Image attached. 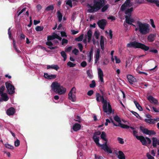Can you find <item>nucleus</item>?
Masks as SVG:
<instances>
[{
	"label": "nucleus",
	"mask_w": 159,
	"mask_h": 159,
	"mask_svg": "<svg viewBox=\"0 0 159 159\" xmlns=\"http://www.w3.org/2000/svg\"><path fill=\"white\" fill-rule=\"evenodd\" d=\"M60 53L61 56L64 58V61H65L67 58V55L65 52L62 51Z\"/></svg>",
	"instance_id": "obj_36"
},
{
	"label": "nucleus",
	"mask_w": 159,
	"mask_h": 159,
	"mask_svg": "<svg viewBox=\"0 0 159 159\" xmlns=\"http://www.w3.org/2000/svg\"><path fill=\"white\" fill-rule=\"evenodd\" d=\"M72 48V47L71 46H70L68 48H65V52H69L71 51Z\"/></svg>",
	"instance_id": "obj_54"
},
{
	"label": "nucleus",
	"mask_w": 159,
	"mask_h": 159,
	"mask_svg": "<svg viewBox=\"0 0 159 159\" xmlns=\"http://www.w3.org/2000/svg\"><path fill=\"white\" fill-rule=\"evenodd\" d=\"M134 102L136 107L140 111H142L143 110L142 107H141L139 103L135 101H134Z\"/></svg>",
	"instance_id": "obj_33"
},
{
	"label": "nucleus",
	"mask_w": 159,
	"mask_h": 159,
	"mask_svg": "<svg viewBox=\"0 0 159 159\" xmlns=\"http://www.w3.org/2000/svg\"><path fill=\"white\" fill-rule=\"evenodd\" d=\"M51 87L52 89L55 92L61 95L65 93L66 92V89L61 86L60 84L57 81L52 83Z\"/></svg>",
	"instance_id": "obj_3"
},
{
	"label": "nucleus",
	"mask_w": 159,
	"mask_h": 159,
	"mask_svg": "<svg viewBox=\"0 0 159 159\" xmlns=\"http://www.w3.org/2000/svg\"><path fill=\"white\" fill-rule=\"evenodd\" d=\"M81 127V125L80 124L76 123L73 125L72 129L75 131H77L80 129Z\"/></svg>",
	"instance_id": "obj_22"
},
{
	"label": "nucleus",
	"mask_w": 159,
	"mask_h": 159,
	"mask_svg": "<svg viewBox=\"0 0 159 159\" xmlns=\"http://www.w3.org/2000/svg\"><path fill=\"white\" fill-rule=\"evenodd\" d=\"M105 0H94L93 6L89 5L90 8L87 11L89 13H93L98 11L101 9L102 12H105L108 8L109 5L108 4L105 5Z\"/></svg>",
	"instance_id": "obj_1"
},
{
	"label": "nucleus",
	"mask_w": 159,
	"mask_h": 159,
	"mask_svg": "<svg viewBox=\"0 0 159 159\" xmlns=\"http://www.w3.org/2000/svg\"><path fill=\"white\" fill-rule=\"evenodd\" d=\"M131 112L137 118H139L140 117L139 114L136 112L132 111Z\"/></svg>",
	"instance_id": "obj_59"
},
{
	"label": "nucleus",
	"mask_w": 159,
	"mask_h": 159,
	"mask_svg": "<svg viewBox=\"0 0 159 159\" xmlns=\"http://www.w3.org/2000/svg\"><path fill=\"white\" fill-rule=\"evenodd\" d=\"M5 84L6 87L9 91V94H13L15 93L14 86L8 82H6Z\"/></svg>",
	"instance_id": "obj_8"
},
{
	"label": "nucleus",
	"mask_w": 159,
	"mask_h": 159,
	"mask_svg": "<svg viewBox=\"0 0 159 159\" xmlns=\"http://www.w3.org/2000/svg\"><path fill=\"white\" fill-rule=\"evenodd\" d=\"M43 26H37L35 28V30L37 31H40L43 30Z\"/></svg>",
	"instance_id": "obj_41"
},
{
	"label": "nucleus",
	"mask_w": 159,
	"mask_h": 159,
	"mask_svg": "<svg viewBox=\"0 0 159 159\" xmlns=\"http://www.w3.org/2000/svg\"><path fill=\"white\" fill-rule=\"evenodd\" d=\"M136 139L140 141L142 144L143 145H147V142L146 138L143 136H136Z\"/></svg>",
	"instance_id": "obj_12"
},
{
	"label": "nucleus",
	"mask_w": 159,
	"mask_h": 159,
	"mask_svg": "<svg viewBox=\"0 0 159 159\" xmlns=\"http://www.w3.org/2000/svg\"><path fill=\"white\" fill-rule=\"evenodd\" d=\"M146 156L148 159H154L153 156H152L149 153H147Z\"/></svg>",
	"instance_id": "obj_53"
},
{
	"label": "nucleus",
	"mask_w": 159,
	"mask_h": 159,
	"mask_svg": "<svg viewBox=\"0 0 159 159\" xmlns=\"http://www.w3.org/2000/svg\"><path fill=\"white\" fill-rule=\"evenodd\" d=\"M66 4L71 7H72V1L71 0H67L66 2Z\"/></svg>",
	"instance_id": "obj_47"
},
{
	"label": "nucleus",
	"mask_w": 159,
	"mask_h": 159,
	"mask_svg": "<svg viewBox=\"0 0 159 159\" xmlns=\"http://www.w3.org/2000/svg\"><path fill=\"white\" fill-rule=\"evenodd\" d=\"M130 2L129 0H126L125 2L121 5L120 10L122 11H124L126 9L127 7H129L132 5H130Z\"/></svg>",
	"instance_id": "obj_11"
},
{
	"label": "nucleus",
	"mask_w": 159,
	"mask_h": 159,
	"mask_svg": "<svg viewBox=\"0 0 159 159\" xmlns=\"http://www.w3.org/2000/svg\"><path fill=\"white\" fill-rule=\"evenodd\" d=\"M57 13L58 21L59 22H60L61 21L62 19V14L59 11H57Z\"/></svg>",
	"instance_id": "obj_32"
},
{
	"label": "nucleus",
	"mask_w": 159,
	"mask_h": 159,
	"mask_svg": "<svg viewBox=\"0 0 159 159\" xmlns=\"http://www.w3.org/2000/svg\"><path fill=\"white\" fill-rule=\"evenodd\" d=\"M76 118L77 120H75V121H77L79 123H80L81 122V118L79 116H77Z\"/></svg>",
	"instance_id": "obj_64"
},
{
	"label": "nucleus",
	"mask_w": 159,
	"mask_h": 159,
	"mask_svg": "<svg viewBox=\"0 0 159 159\" xmlns=\"http://www.w3.org/2000/svg\"><path fill=\"white\" fill-rule=\"evenodd\" d=\"M108 109H107L108 112L107 113V114H111L112 112V108L111 107V106L109 103H108Z\"/></svg>",
	"instance_id": "obj_40"
},
{
	"label": "nucleus",
	"mask_w": 159,
	"mask_h": 159,
	"mask_svg": "<svg viewBox=\"0 0 159 159\" xmlns=\"http://www.w3.org/2000/svg\"><path fill=\"white\" fill-rule=\"evenodd\" d=\"M133 11V8L132 7L129 8H128L125 10V13L127 15L125 16H131L132 15V12Z\"/></svg>",
	"instance_id": "obj_21"
},
{
	"label": "nucleus",
	"mask_w": 159,
	"mask_h": 159,
	"mask_svg": "<svg viewBox=\"0 0 159 159\" xmlns=\"http://www.w3.org/2000/svg\"><path fill=\"white\" fill-rule=\"evenodd\" d=\"M125 21L128 24H132V23L135 21L134 19L132 18L131 16H125Z\"/></svg>",
	"instance_id": "obj_14"
},
{
	"label": "nucleus",
	"mask_w": 159,
	"mask_h": 159,
	"mask_svg": "<svg viewBox=\"0 0 159 159\" xmlns=\"http://www.w3.org/2000/svg\"><path fill=\"white\" fill-rule=\"evenodd\" d=\"M137 24L139 27V31L140 34L145 35L149 32V25L148 24L142 23L139 21H137Z\"/></svg>",
	"instance_id": "obj_4"
},
{
	"label": "nucleus",
	"mask_w": 159,
	"mask_h": 159,
	"mask_svg": "<svg viewBox=\"0 0 159 159\" xmlns=\"http://www.w3.org/2000/svg\"><path fill=\"white\" fill-rule=\"evenodd\" d=\"M2 100L4 101H7L8 100V98L7 93H5L0 94Z\"/></svg>",
	"instance_id": "obj_26"
},
{
	"label": "nucleus",
	"mask_w": 159,
	"mask_h": 159,
	"mask_svg": "<svg viewBox=\"0 0 159 159\" xmlns=\"http://www.w3.org/2000/svg\"><path fill=\"white\" fill-rule=\"evenodd\" d=\"M5 146L6 148L9 149H14V147L13 146L10 145L8 143L5 144Z\"/></svg>",
	"instance_id": "obj_46"
},
{
	"label": "nucleus",
	"mask_w": 159,
	"mask_h": 159,
	"mask_svg": "<svg viewBox=\"0 0 159 159\" xmlns=\"http://www.w3.org/2000/svg\"><path fill=\"white\" fill-rule=\"evenodd\" d=\"M54 7L52 5H49L45 9V10L48 11H52L54 9Z\"/></svg>",
	"instance_id": "obj_38"
},
{
	"label": "nucleus",
	"mask_w": 159,
	"mask_h": 159,
	"mask_svg": "<svg viewBox=\"0 0 159 159\" xmlns=\"http://www.w3.org/2000/svg\"><path fill=\"white\" fill-rule=\"evenodd\" d=\"M139 128L140 130L143 134H148L149 130H148L147 129L144 128V127L142 126H140Z\"/></svg>",
	"instance_id": "obj_30"
},
{
	"label": "nucleus",
	"mask_w": 159,
	"mask_h": 159,
	"mask_svg": "<svg viewBox=\"0 0 159 159\" xmlns=\"http://www.w3.org/2000/svg\"><path fill=\"white\" fill-rule=\"evenodd\" d=\"M93 48L92 47L90 49V50L89 52V55H88V57L89 58L88 61L89 62H90L91 61L92 58H93Z\"/></svg>",
	"instance_id": "obj_23"
},
{
	"label": "nucleus",
	"mask_w": 159,
	"mask_h": 159,
	"mask_svg": "<svg viewBox=\"0 0 159 159\" xmlns=\"http://www.w3.org/2000/svg\"><path fill=\"white\" fill-rule=\"evenodd\" d=\"M5 89L4 86L2 85L0 87V94L3 93V91Z\"/></svg>",
	"instance_id": "obj_49"
},
{
	"label": "nucleus",
	"mask_w": 159,
	"mask_h": 159,
	"mask_svg": "<svg viewBox=\"0 0 159 159\" xmlns=\"http://www.w3.org/2000/svg\"><path fill=\"white\" fill-rule=\"evenodd\" d=\"M127 78L130 84H133V82L136 81V79L131 75H127Z\"/></svg>",
	"instance_id": "obj_17"
},
{
	"label": "nucleus",
	"mask_w": 159,
	"mask_h": 159,
	"mask_svg": "<svg viewBox=\"0 0 159 159\" xmlns=\"http://www.w3.org/2000/svg\"><path fill=\"white\" fill-rule=\"evenodd\" d=\"M106 134L105 133L104 131H102L101 135V138L102 139L107 142V139L106 138Z\"/></svg>",
	"instance_id": "obj_37"
},
{
	"label": "nucleus",
	"mask_w": 159,
	"mask_h": 159,
	"mask_svg": "<svg viewBox=\"0 0 159 159\" xmlns=\"http://www.w3.org/2000/svg\"><path fill=\"white\" fill-rule=\"evenodd\" d=\"M144 0H136L135 2L137 4H141L143 3Z\"/></svg>",
	"instance_id": "obj_61"
},
{
	"label": "nucleus",
	"mask_w": 159,
	"mask_h": 159,
	"mask_svg": "<svg viewBox=\"0 0 159 159\" xmlns=\"http://www.w3.org/2000/svg\"><path fill=\"white\" fill-rule=\"evenodd\" d=\"M150 21L151 22V24L153 28H155L156 27V26L154 24V22L153 21V20L152 19H150Z\"/></svg>",
	"instance_id": "obj_63"
},
{
	"label": "nucleus",
	"mask_w": 159,
	"mask_h": 159,
	"mask_svg": "<svg viewBox=\"0 0 159 159\" xmlns=\"http://www.w3.org/2000/svg\"><path fill=\"white\" fill-rule=\"evenodd\" d=\"M118 152L119 155L118 156V157L119 159H125V155L122 151H119Z\"/></svg>",
	"instance_id": "obj_28"
},
{
	"label": "nucleus",
	"mask_w": 159,
	"mask_h": 159,
	"mask_svg": "<svg viewBox=\"0 0 159 159\" xmlns=\"http://www.w3.org/2000/svg\"><path fill=\"white\" fill-rule=\"evenodd\" d=\"M98 77L99 79L101 82L102 83H104V80L103 78V74L102 70L100 68L98 69Z\"/></svg>",
	"instance_id": "obj_13"
},
{
	"label": "nucleus",
	"mask_w": 159,
	"mask_h": 159,
	"mask_svg": "<svg viewBox=\"0 0 159 159\" xmlns=\"http://www.w3.org/2000/svg\"><path fill=\"white\" fill-rule=\"evenodd\" d=\"M83 34H81L80 36L76 38L75 40L77 41H82L83 39Z\"/></svg>",
	"instance_id": "obj_43"
},
{
	"label": "nucleus",
	"mask_w": 159,
	"mask_h": 159,
	"mask_svg": "<svg viewBox=\"0 0 159 159\" xmlns=\"http://www.w3.org/2000/svg\"><path fill=\"white\" fill-rule=\"evenodd\" d=\"M156 34H150L147 37L148 41L150 42H153L155 39V37H156Z\"/></svg>",
	"instance_id": "obj_19"
},
{
	"label": "nucleus",
	"mask_w": 159,
	"mask_h": 159,
	"mask_svg": "<svg viewBox=\"0 0 159 159\" xmlns=\"http://www.w3.org/2000/svg\"><path fill=\"white\" fill-rule=\"evenodd\" d=\"M80 52H81L83 49V46L82 44L81 43H79L78 44Z\"/></svg>",
	"instance_id": "obj_60"
},
{
	"label": "nucleus",
	"mask_w": 159,
	"mask_h": 159,
	"mask_svg": "<svg viewBox=\"0 0 159 159\" xmlns=\"http://www.w3.org/2000/svg\"><path fill=\"white\" fill-rule=\"evenodd\" d=\"M86 73L90 79H92L93 77V75H92V71L90 70H88L86 71Z\"/></svg>",
	"instance_id": "obj_34"
},
{
	"label": "nucleus",
	"mask_w": 159,
	"mask_h": 159,
	"mask_svg": "<svg viewBox=\"0 0 159 159\" xmlns=\"http://www.w3.org/2000/svg\"><path fill=\"white\" fill-rule=\"evenodd\" d=\"M99 146H101L102 148L108 154H111L112 153V151L107 145V142H106L104 144L101 145Z\"/></svg>",
	"instance_id": "obj_9"
},
{
	"label": "nucleus",
	"mask_w": 159,
	"mask_h": 159,
	"mask_svg": "<svg viewBox=\"0 0 159 159\" xmlns=\"http://www.w3.org/2000/svg\"><path fill=\"white\" fill-rule=\"evenodd\" d=\"M117 140L121 144H123L124 143V141L123 139L120 137H118Z\"/></svg>",
	"instance_id": "obj_48"
},
{
	"label": "nucleus",
	"mask_w": 159,
	"mask_h": 159,
	"mask_svg": "<svg viewBox=\"0 0 159 159\" xmlns=\"http://www.w3.org/2000/svg\"><path fill=\"white\" fill-rule=\"evenodd\" d=\"M20 144V141L18 139H17L14 142L15 146L16 147H18Z\"/></svg>",
	"instance_id": "obj_50"
},
{
	"label": "nucleus",
	"mask_w": 159,
	"mask_h": 159,
	"mask_svg": "<svg viewBox=\"0 0 159 159\" xmlns=\"http://www.w3.org/2000/svg\"><path fill=\"white\" fill-rule=\"evenodd\" d=\"M67 65L70 67H72L75 66L76 64H75L73 63L70 61H69L67 63Z\"/></svg>",
	"instance_id": "obj_42"
},
{
	"label": "nucleus",
	"mask_w": 159,
	"mask_h": 159,
	"mask_svg": "<svg viewBox=\"0 0 159 159\" xmlns=\"http://www.w3.org/2000/svg\"><path fill=\"white\" fill-rule=\"evenodd\" d=\"M55 39V34L52 35H49L47 37V40L48 41H50Z\"/></svg>",
	"instance_id": "obj_44"
},
{
	"label": "nucleus",
	"mask_w": 159,
	"mask_h": 159,
	"mask_svg": "<svg viewBox=\"0 0 159 159\" xmlns=\"http://www.w3.org/2000/svg\"><path fill=\"white\" fill-rule=\"evenodd\" d=\"M118 126L122 128L123 129H127L129 128V125L124 124L121 123L120 124H118Z\"/></svg>",
	"instance_id": "obj_35"
},
{
	"label": "nucleus",
	"mask_w": 159,
	"mask_h": 159,
	"mask_svg": "<svg viewBox=\"0 0 159 159\" xmlns=\"http://www.w3.org/2000/svg\"><path fill=\"white\" fill-rule=\"evenodd\" d=\"M92 31L91 30H89L88 31L87 33V36L88 39V42H90L92 36Z\"/></svg>",
	"instance_id": "obj_25"
},
{
	"label": "nucleus",
	"mask_w": 159,
	"mask_h": 159,
	"mask_svg": "<svg viewBox=\"0 0 159 159\" xmlns=\"http://www.w3.org/2000/svg\"><path fill=\"white\" fill-rule=\"evenodd\" d=\"M106 20L104 19H102L99 20L97 23L99 27L102 30H104L107 24Z\"/></svg>",
	"instance_id": "obj_10"
},
{
	"label": "nucleus",
	"mask_w": 159,
	"mask_h": 159,
	"mask_svg": "<svg viewBox=\"0 0 159 159\" xmlns=\"http://www.w3.org/2000/svg\"><path fill=\"white\" fill-rule=\"evenodd\" d=\"M76 91V88L75 87H73L71 89L68 94V98L69 100H71L72 102H75L76 100V98L75 95L73 93H75Z\"/></svg>",
	"instance_id": "obj_6"
},
{
	"label": "nucleus",
	"mask_w": 159,
	"mask_h": 159,
	"mask_svg": "<svg viewBox=\"0 0 159 159\" xmlns=\"http://www.w3.org/2000/svg\"><path fill=\"white\" fill-rule=\"evenodd\" d=\"M52 69L57 70L59 69V67L57 65H48L47 66V69Z\"/></svg>",
	"instance_id": "obj_24"
},
{
	"label": "nucleus",
	"mask_w": 159,
	"mask_h": 159,
	"mask_svg": "<svg viewBox=\"0 0 159 159\" xmlns=\"http://www.w3.org/2000/svg\"><path fill=\"white\" fill-rule=\"evenodd\" d=\"M148 133H149L148 135H154L156 134V132L154 130H149Z\"/></svg>",
	"instance_id": "obj_51"
},
{
	"label": "nucleus",
	"mask_w": 159,
	"mask_h": 159,
	"mask_svg": "<svg viewBox=\"0 0 159 159\" xmlns=\"http://www.w3.org/2000/svg\"><path fill=\"white\" fill-rule=\"evenodd\" d=\"M72 53H74L75 55H78V53L79 52V50L78 49L76 48H75L72 52Z\"/></svg>",
	"instance_id": "obj_55"
},
{
	"label": "nucleus",
	"mask_w": 159,
	"mask_h": 159,
	"mask_svg": "<svg viewBox=\"0 0 159 159\" xmlns=\"http://www.w3.org/2000/svg\"><path fill=\"white\" fill-rule=\"evenodd\" d=\"M44 77L48 80L54 79L56 78V75H49L47 73H44Z\"/></svg>",
	"instance_id": "obj_16"
},
{
	"label": "nucleus",
	"mask_w": 159,
	"mask_h": 159,
	"mask_svg": "<svg viewBox=\"0 0 159 159\" xmlns=\"http://www.w3.org/2000/svg\"><path fill=\"white\" fill-rule=\"evenodd\" d=\"M94 36L97 39H98L99 38V33L97 31H95L94 34Z\"/></svg>",
	"instance_id": "obj_52"
},
{
	"label": "nucleus",
	"mask_w": 159,
	"mask_h": 159,
	"mask_svg": "<svg viewBox=\"0 0 159 159\" xmlns=\"http://www.w3.org/2000/svg\"><path fill=\"white\" fill-rule=\"evenodd\" d=\"M87 65V63L85 61H82L80 64V66L83 67H85Z\"/></svg>",
	"instance_id": "obj_58"
},
{
	"label": "nucleus",
	"mask_w": 159,
	"mask_h": 159,
	"mask_svg": "<svg viewBox=\"0 0 159 159\" xmlns=\"http://www.w3.org/2000/svg\"><path fill=\"white\" fill-rule=\"evenodd\" d=\"M68 42V41L67 39H63L62 41V44L63 45L64 43L67 44Z\"/></svg>",
	"instance_id": "obj_62"
},
{
	"label": "nucleus",
	"mask_w": 159,
	"mask_h": 159,
	"mask_svg": "<svg viewBox=\"0 0 159 159\" xmlns=\"http://www.w3.org/2000/svg\"><path fill=\"white\" fill-rule=\"evenodd\" d=\"M104 37L103 36H101L100 44H104Z\"/></svg>",
	"instance_id": "obj_57"
},
{
	"label": "nucleus",
	"mask_w": 159,
	"mask_h": 159,
	"mask_svg": "<svg viewBox=\"0 0 159 159\" xmlns=\"http://www.w3.org/2000/svg\"><path fill=\"white\" fill-rule=\"evenodd\" d=\"M152 146L154 148H156L157 144H158V139L155 137H153L152 138Z\"/></svg>",
	"instance_id": "obj_27"
},
{
	"label": "nucleus",
	"mask_w": 159,
	"mask_h": 159,
	"mask_svg": "<svg viewBox=\"0 0 159 159\" xmlns=\"http://www.w3.org/2000/svg\"><path fill=\"white\" fill-rule=\"evenodd\" d=\"M148 2L156 4L157 7H159V0H145Z\"/></svg>",
	"instance_id": "obj_29"
},
{
	"label": "nucleus",
	"mask_w": 159,
	"mask_h": 159,
	"mask_svg": "<svg viewBox=\"0 0 159 159\" xmlns=\"http://www.w3.org/2000/svg\"><path fill=\"white\" fill-rule=\"evenodd\" d=\"M96 83L94 80H93L92 83L89 84V87L91 88H94L95 87Z\"/></svg>",
	"instance_id": "obj_45"
},
{
	"label": "nucleus",
	"mask_w": 159,
	"mask_h": 159,
	"mask_svg": "<svg viewBox=\"0 0 159 159\" xmlns=\"http://www.w3.org/2000/svg\"><path fill=\"white\" fill-rule=\"evenodd\" d=\"M101 134V132L98 131L95 132L94 133L93 137V139L95 143L97 145L99 146L101 145V144L99 143V137L98 136Z\"/></svg>",
	"instance_id": "obj_7"
},
{
	"label": "nucleus",
	"mask_w": 159,
	"mask_h": 159,
	"mask_svg": "<svg viewBox=\"0 0 159 159\" xmlns=\"http://www.w3.org/2000/svg\"><path fill=\"white\" fill-rule=\"evenodd\" d=\"M148 99L152 103H153L154 104H157L158 103L157 100L152 96H149L148 98Z\"/></svg>",
	"instance_id": "obj_18"
},
{
	"label": "nucleus",
	"mask_w": 159,
	"mask_h": 159,
	"mask_svg": "<svg viewBox=\"0 0 159 159\" xmlns=\"http://www.w3.org/2000/svg\"><path fill=\"white\" fill-rule=\"evenodd\" d=\"M15 110L14 107H11L7 109L6 113L7 115L9 116H12L15 113Z\"/></svg>",
	"instance_id": "obj_15"
},
{
	"label": "nucleus",
	"mask_w": 159,
	"mask_h": 159,
	"mask_svg": "<svg viewBox=\"0 0 159 159\" xmlns=\"http://www.w3.org/2000/svg\"><path fill=\"white\" fill-rule=\"evenodd\" d=\"M100 50L99 49H98L96 52L95 56V63H97L99 59Z\"/></svg>",
	"instance_id": "obj_20"
},
{
	"label": "nucleus",
	"mask_w": 159,
	"mask_h": 159,
	"mask_svg": "<svg viewBox=\"0 0 159 159\" xmlns=\"http://www.w3.org/2000/svg\"><path fill=\"white\" fill-rule=\"evenodd\" d=\"M96 99L97 102H99L101 101L103 104L102 107L104 112L107 113V102L105 100L103 96H101L99 93H97L96 94Z\"/></svg>",
	"instance_id": "obj_5"
},
{
	"label": "nucleus",
	"mask_w": 159,
	"mask_h": 159,
	"mask_svg": "<svg viewBox=\"0 0 159 159\" xmlns=\"http://www.w3.org/2000/svg\"><path fill=\"white\" fill-rule=\"evenodd\" d=\"M114 120L116 122H117L118 124H120L121 123V121L120 120V118L117 115H116L114 117Z\"/></svg>",
	"instance_id": "obj_39"
},
{
	"label": "nucleus",
	"mask_w": 159,
	"mask_h": 159,
	"mask_svg": "<svg viewBox=\"0 0 159 159\" xmlns=\"http://www.w3.org/2000/svg\"><path fill=\"white\" fill-rule=\"evenodd\" d=\"M145 121L150 124H154L156 123V122H155V121L154 120V119H146L145 120Z\"/></svg>",
	"instance_id": "obj_31"
},
{
	"label": "nucleus",
	"mask_w": 159,
	"mask_h": 159,
	"mask_svg": "<svg viewBox=\"0 0 159 159\" xmlns=\"http://www.w3.org/2000/svg\"><path fill=\"white\" fill-rule=\"evenodd\" d=\"M46 44L49 47H52L53 45V43L50 41H48L46 43Z\"/></svg>",
	"instance_id": "obj_56"
},
{
	"label": "nucleus",
	"mask_w": 159,
	"mask_h": 159,
	"mask_svg": "<svg viewBox=\"0 0 159 159\" xmlns=\"http://www.w3.org/2000/svg\"><path fill=\"white\" fill-rule=\"evenodd\" d=\"M128 48H140L145 51H148L149 49V47L146 46L144 44L138 42L136 41L131 42L127 45Z\"/></svg>",
	"instance_id": "obj_2"
}]
</instances>
